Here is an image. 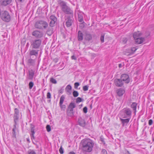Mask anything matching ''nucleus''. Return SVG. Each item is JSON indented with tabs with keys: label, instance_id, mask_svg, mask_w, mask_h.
I'll return each mask as SVG.
<instances>
[{
	"label": "nucleus",
	"instance_id": "f257e3e1",
	"mask_svg": "<svg viewBox=\"0 0 154 154\" xmlns=\"http://www.w3.org/2000/svg\"><path fill=\"white\" fill-rule=\"evenodd\" d=\"M82 144L83 150L85 152H90L92 150L94 143L92 140L87 139L83 141Z\"/></svg>",
	"mask_w": 154,
	"mask_h": 154
},
{
	"label": "nucleus",
	"instance_id": "f03ea898",
	"mask_svg": "<svg viewBox=\"0 0 154 154\" xmlns=\"http://www.w3.org/2000/svg\"><path fill=\"white\" fill-rule=\"evenodd\" d=\"M133 35L135 43L137 44H141L145 41L144 37L142 36V34L139 31L134 32Z\"/></svg>",
	"mask_w": 154,
	"mask_h": 154
},
{
	"label": "nucleus",
	"instance_id": "7ed1b4c3",
	"mask_svg": "<svg viewBox=\"0 0 154 154\" xmlns=\"http://www.w3.org/2000/svg\"><path fill=\"white\" fill-rule=\"evenodd\" d=\"M0 17L3 21L6 22H9L11 20L10 16L6 11H2L1 12Z\"/></svg>",
	"mask_w": 154,
	"mask_h": 154
},
{
	"label": "nucleus",
	"instance_id": "20e7f679",
	"mask_svg": "<svg viewBox=\"0 0 154 154\" xmlns=\"http://www.w3.org/2000/svg\"><path fill=\"white\" fill-rule=\"evenodd\" d=\"M42 41L41 39H35L34 40H32L31 42V46L33 48H39L41 45Z\"/></svg>",
	"mask_w": 154,
	"mask_h": 154
},
{
	"label": "nucleus",
	"instance_id": "39448f33",
	"mask_svg": "<svg viewBox=\"0 0 154 154\" xmlns=\"http://www.w3.org/2000/svg\"><path fill=\"white\" fill-rule=\"evenodd\" d=\"M122 112L124 114L123 118H127L130 117L131 114V111L129 108H125L123 109Z\"/></svg>",
	"mask_w": 154,
	"mask_h": 154
},
{
	"label": "nucleus",
	"instance_id": "423d86ee",
	"mask_svg": "<svg viewBox=\"0 0 154 154\" xmlns=\"http://www.w3.org/2000/svg\"><path fill=\"white\" fill-rule=\"evenodd\" d=\"M121 79L126 83H129L130 81L129 76L125 74H122L121 75Z\"/></svg>",
	"mask_w": 154,
	"mask_h": 154
},
{
	"label": "nucleus",
	"instance_id": "0eeeda50",
	"mask_svg": "<svg viewBox=\"0 0 154 154\" xmlns=\"http://www.w3.org/2000/svg\"><path fill=\"white\" fill-rule=\"evenodd\" d=\"M62 10L63 12L66 14L73 15V11L67 5Z\"/></svg>",
	"mask_w": 154,
	"mask_h": 154
},
{
	"label": "nucleus",
	"instance_id": "6e6552de",
	"mask_svg": "<svg viewBox=\"0 0 154 154\" xmlns=\"http://www.w3.org/2000/svg\"><path fill=\"white\" fill-rule=\"evenodd\" d=\"M32 35L36 38H41L43 35L42 32L38 30H35L32 33Z\"/></svg>",
	"mask_w": 154,
	"mask_h": 154
},
{
	"label": "nucleus",
	"instance_id": "1a4fd4ad",
	"mask_svg": "<svg viewBox=\"0 0 154 154\" xmlns=\"http://www.w3.org/2000/svg\"><path fill=\"white\" fill-rule=\"evenodd\" d=\"M114 84L118 87L122 86L124 84V82L121 79H116L114 80Z\"/></svg>",
	"mask_w": 154,
	"mask_h": 154
},
{
	"label": "nucleus",
	"instance_id": "9d476101",
	"mask_svg": "<svg viewBox=\"0 0 154 154\" xmlns=\"http://www.w3.org/2000/svg\"><path fill=\"white\" fill-rule=\"evenodd\" d=\"M50 19L51 20L50 26L51 27H53L57 21V18L54 16L51 15L50 17Z\"/></svg>",
	"mask_w": 154,
	"mask_h": 154
},
{
	"label": "nucleus",
	"instance_id": "9b49d317",
	"mask_svg": "<svg viewBox=\"0 0 154 154\" xmlns=\"http://www.w3.org/2000/svg\"><path fill=\"white\" fill-rule=\"evenodd\" d=\"M28 72V79L30 80H32L33 79L35 75V70L32 69H30L29 70Z\"/></svg>",
	"mask_w": 154,
	"mask_h": 154
},
{
	"label": "nucleus",
	"instance_id": "f8f14e48",
	"mask_svg": "<svg viewBox=\"0 0 154 154\" xmlns=\"http://www.w3.org/2000/svg\"><path fill=\"white\" fill-rule=\"evenodd\" d=\"M66 20V25L67 27H69L72 25L73 23V20L69 17H67Z\"/></svg>",
	"mask_w": 154,
	"mask_h": 154
},
{
	"label": "nucleus",
	"instance_id": "ddd939ff",
	"mask_svg": "<svg viewBox=\"0 0 154 154\" xmlns=\"http://www.w3.org/2000/svg\"><path fill=\"white\" fill-rule=\"evenodd\" d=\"M79 124L80 126L83 127L85 126L86 123L85 120L82 118H79L78 119Z\"/></svg>",
	"mask_w": 154,
	"mask_h": 154
},
{
	"label": "nucleus",
	"instance_id": "4468645a",
	"mask_svg": "<svg viewBox=\"0 0 154 154\" xmlns=\"http://www.w3.org/2000/svg\"><path fill=\"white\" fill-rule=\"evenodd\" d=\"M58 2L61 7L62 10L64 9L67 6L66 3L62 0H58Z\"/></svg>",
	"mask_w": 154,
	"mask_h": 154
},
{
	"label": "nucleus",
	"instance_id": "2eb2a0df",
	"mask_svg": "<svg viewBox=\"0 0 154 154\" xmlns=\"http://www.w3.org/2000/svg\"><path fill=\"white\" fill-rule=\"evenodd\" d=\"M116 92L118 96L121 97L125 93V91L124 89L120 88L117 90Z\"/></svg>",
	"mask_w": 154,
	"mask_h": 154
},
{
	"label": "nucleus",
	"instance_id": "dca6fc26",
	"mask_svg": "<svg viewBox=\"0 0 154 154\" xmlns=\"http://www.w3.org/2000/svg\"><path fill=\"white\" fill-rule=\"evenodd\" d=\"M12 0H1L0 2L1 4L3 6H6L11 3Z\"/></svg>",
	"mask_w": 154,
	"mask_h": 154
},
{
	"label": "nucleus",
	"instance_id": "f3484780",
	"mask_svg": "<svg viewBox=\"0 0 154 154\" xmlns=\"http://www.w3.org/2000/svg\"><path fill=\"white\" fill-rule=\"evenodd\" d=\"M78 14V20L80 22H83V13L81 11H79L77 13Z\"/></svg>",
	"mask_w": 154,
	"mask_h": 154
},
{
	"label": "nucleus",
	"instance_id": "a211bd4d",
	"mask_svg": "<svg viewBox=\"0 0 154 154\" xmlns=\"http://www.w3.org/2000/svg\"><path fill=\"white\" fill-rule=\"evenodd\" d=\"M43 21L40 20L36 22L35 24V27L38 29L42 28Z\"/></svg>",
	"mask_w": 154,
	"mask_h": 154
},
{
	"label": "nucleus",
	"instance_id": "6ab92c4d",
	"mask_svg": "<svg viewBox=\"0 0 154 154\" xmlns=\"http://www.w3.org/2000/svg\"><path fill=\"white\" fill-rule=\"evenodd\" d=\"M38 50L35 49L30 50L29 54L31 56L34 55L35 56H37L38 55Z\"/></svg>",
	"mask_w": 154,
	"mask_h": 154
},
{
	"label": "nucleus",
	"instance_id": "aec40b11",
	"mask_svg": "<svg viewBox=\"0 0 154 154\" xmlns=\"http://www.w3.org/2000/svg\"><path fill=\"white\" fill-rule=\"evenodd\" d=\"M72 87L70 85H68L66 86L65 88V90L66 94L68 95H70L71 94Z\"/></svg>",
	"mask_w": 154,
	"mask_h": 154
},
{
	"label": "nucleus",
	"instance_id": "412c9836",
	"mask_svg": "<svg viewBox=\"0 0 154 154\" xmlns=\"http://www.w3.org/2000/svg\"><path fill=\"white\" fill-rule=\"evenodd\" d=\"M120 119L123 126H124L125 124H127L129 122L130 119V118H127L125 119H123L122 118Z\"/></svg>",
	"mask_w": 154,
	"mask_h": 154
},
{
	"label": "nucleus",
	"instance_id": "4be33fe9",
	"mask_svg": "<svg viewBox=\"0 0 154 154\" xmlns=\"http://www.w3.org/2000/svg\"><path fill=\"white\" fill-rule=\"evenodd\" d=\"M78 40L79 41H81L83 39V34L82 32L79 31L78 35Z\"/></svg>",
	"mask_w": 154,
	"mask_h": 154
},
{
	"label": "nucleus",
	"instance_id": "5701e85b",
	"mask_svg": "<svg viewBox=\"0 0 154 154\" xmlns=\"http://www.w3.org/2000/svg\"><path fill=\"white\" fill-rule=\"evenodd\" d=\"M92 36L89 33H86L85 36V39L86 40L89 41L91 40Z\"/></svg>",
	"mask_w": 154,
	"mask_h": 154
},
{
	"label": "nucleus",
	"instance_id": "b1692460",
	"mask_svg": "<svg viewBox=\"0 0 154 154\" xmlns=\"http://www.w3.org/2000/svg\"><path fill=\"white\" fill-rule=\"evenodd\" d=\"M75 107V104L74 103H71L69 106V108L70 109V111L71 112L73 111V108Z\"/></svg>",
	"mask_w": 154,
	"mask_h": 154
},
{
	"label": "nucleus",
	"instance_id": "393cba45",
	"mask_svg": "<svg viewBox=\"0 0 154 154\" xmlns=\"http://www.w3.org/2000/svg\"><path fill=\"white\" fill-rule=\"evenodd\" d=\"M137 104L135 102H133L131 105V107L133 109V110L135 113L136 111Z\"/></svg>",
	"mask_w": 154,
	"mask_h": 154
},
{
	"label": "nucleus",
	"instance_id": "a878e982",
	"mask_svg": "<svg viewBox=\"0 0 154 154\" xmlns=\"http://www.w3.org/2000/svg\"><path fill=\"white\" fill-rule=\"evenodd\" d=\"M137 48H136L135 47H133L131 48L130 50L128 49L127 50V53L131 54L135 52V51L137 50Z\"/></svg>",
	"mask_w": 154,
	"mask_h": 154
},
{
	"label": "nucleus",
	"instance_id": "bb28decb",
	"mask_svg": "<svg viewBox=\"0 0 154 154\" xmlns=\"http://www.w3.org/2000/svg\"><path fill=\"white\" fill-rule=\"evenodd\" d=\"M65 99V97L64 95H62L60 99L59 104H63Z\"/></svg>",
	"mask_w": 154,
	"mask_h": 154
},
{
	"label": "nucleus",
	"instance_id": "cd10ccee",
	"mask_svg": "<svg viewBox=\"0 0 154 154\" xmlns=\"http://www.w3.org/2000/svg\"><path fill=\"white\" fill-rule=\"evenodd\" d=\"M31 138L32 139L33 138V139H34L35 137H34V134H35V132H34V128H32L31 129Z\"/></svg>",
	"mask_w": 154,
	"mask_h": 154
},
{
	"label": "nucleus",
	"instance_id": "c85d7f7f",
	"mask_svg": "<svg viewBox=\"0 0 154 154\" xmlns=\"http://www.w3.org/2000/svg\"><path fill=\"white\" fill-rule=\"evenodd\" d=\"M19 117V115H14V123L17 122L18 119Z\"/></svg>",
	"mask_w": 154,
	"mask_h": 154
},
{
	"label": "nucleus",
	"instance_id": "c756f323",
	"mask_svg": "<svg viewBox=\"0 0 154 154\" xmlns=\"http://www.w3.org/2000/svg\"><path fill=\"white\" fill-rule=\"evenodd\" d=\"M104 34H101L100 37V40L101 42L103 43L104 42Z\"/></svg>",
	"mask_w": 154,
	"mask_h": 154
},
{
	"label": "nucleus",
	"instance_id": "7c9ffc66",
	"mask_svg": "<svg viewBox=\"0 0 154 154\" xmlns=\"http://www.w3.org/2000/svg\"><path fill=\"white\" fill-rule=\"evenodd\" d=\"M74 97H77L79 94L78 92L77 91H74L72 93Z\"/></svg>",
	"mask_w": 154,
	"mask_h": 154
},
{
	"label": "nucleus",
	"instance_id": "2f4dec72",
	"mask_svg": "<svg viewBox=\"0 0 154 154\" xmlns=\"http://www.w3.org/2000/svg\"><path fill=\"white\" fill-rule=\"evenodd\" d=\"M48 26V23L45 22L43 21L42 24V27H43L44 28H45Z\"/></svg>",
	"mask_w": 154,
	"mask_h": 154
},
{
	"label": "nucleus",
	"instance_id": "473e14b6",
	"mask_svg": "<svg viewBox=\"0 0 154 154\" xmlns=\"http://www.w3.org/2000/svg\"><path fill=\"white\" fill-rule=\"evenodd\" d=\"M50 82L56 84L57 82L56 80L53 78H51L50 79Z\"/></svg>",
	"mask_w": 154,
	"mask_h": 154
},
{
	"label": "nucleus",
	"instance_id": "72a5a7b5",
	"mask_svg": "<svg viewBox=\"0 0 154 154\" xmlns=\"http://www.w3.org/2000/svg\"><path fill=\"white\" fill-rule=\"evenodd\" d=\"M15 130H15V128H13V129H12V131H13V132H12V137H14L15 138H16V134H15Z\"/></svg>",
	"mask_w": 154,
	"mask_h": 154
},
{
	"label": "nucleus",
	"instance_id": "f704fd0d",
	"mask_svg": "<svg viewBox=\"0 0 154 154\" xmlns=\"http://www.w3.org/2000/svg\"><path fill=\"white\" fill-rule=\"evenodd\" d=\"M34 85L33 83L32 82H30L29 83V88L30 89H31Z\"/></svg>",
	"mask_w": 154,
	"mask_h": 154
},
{
	"label": "nucleus",
	"instance_id": "c9c22d12",
	"mask_svg": "<svg viewBox=\"0 0 154 154\" xmlns=\"http://www.w3.org/2000/svg\"><path fill=\"white\" fill-rule=\"evenodd\" d=\"M28 154H36V153L33 150H30L28 151Z\"/></svg>",
	"mask_w": 154,
	"mask_h": 154
},
{
	"label": "nucleus",
	"instance_id": "e433bc0d",
	"mask_svg": "<svg viewBox=\"0 0 154 154\" xmlns=\"http://www.w3.org/2000/svg\"><path fill=\"white\" fill-rule=\"evenodd\" d=\"M15 113L14 115H19L18 110L17 108H15L14 109Z\"/></svg>",
	"mask_w": 154,
	"mask_h": 154
},
{
	"label": "nucleus",
	"instance_id": "4c0bfd02",
	"mask_svg": "<svg viewBox=\"0 0 154 154\" xmlns=\"http://www.w3.org/2000/svg\"><path fill=\"white\" fill-rule=\"evenodd\" d=\"M47 131L49 132L51 131V128L50 126L49 125H47L46 127Z\"/></svg>",
	"mask_w": 154,
	"mask_h": 154
},
{
	"label": "nucleus",
	"instance_id": "58836bf2",
	"mask_svg": "<svg viewBox=\"0 0 154 154\" xmlns=\"http://www.w3.org/2000/svg\"><path fill=\"white\" fill-rule=\"evenodd\" d=\"M82 101V99L81 98L78 97L76 99V102L77 103H79Z\"/></svg>",
	"mask_w": 154,
	"mask_h": 154
},
{
	"label": "nucleus",
	"instance_id": "ea45409f",
	"mask_svg": "<svg viewBox=\"0 0 154 154\" xmlns=\"http://www.w3.org/2000/svg\"><path fill=\"white\" fill-rule=\"evenodd\" d=\"M83 90L84 91H87L88 90V86L87 85L83 87Z\"/></svg>",
	"mask_w": 154,
	"mask_h": 154
},
{
	"label": "nucleus",
	"instance_id": "a19ab883",
	"mask_svg": "<svg viewBox=\"0 0 154 154\" xmlns=\"http://www.w3.org/2000/svg\"><path fill=\"white\" fill-rule=\"evenodd\" d=\"M67 113L68 115L69 116H73V112H71L70 111V110L69 111H68Z\"/></svg>",
	"mask_w": 154,
	"mask_h": 154
},
{
	"label": "nucleus",
	"instance_id": "79ce46f5",
	"mask_svg": "<svg viewBox=\"0 0 154 154\" xmlns=\"http://www.w3.org/2000/svg\"><path fill=\"white\" fill-rule=\"evenodd\" d=\"M79 82H76L74 84V88H75L76 89L79 86Z\"/></svg>",
	"mask_w": 154,
	"mask_h": 154
},
{
	"label": "nucleus",
	"instance_id": "37998d69",
	"mask_svg": "<svg viewBox=\"0 0 154 154\" xmlns=\"http://www.w3.org/2000/svg\"><path fill=\"white\" fill-rule=\"evenodd\" d=\"M51 94L50 92H48L47 93V97L48 99H50L51 98Z\"/></svg>",
	"mask_w": 154,
	"mask_h": 154
},
{
	"label": "nucleus",
	"instance_id": "c03bdc74",
	"mask_svg": "<svg viewBox=\"0 0 154 154\" xmlns=\"http://www.w3.org/2000/svg\"><path fill=\"white\" fill-rule=\"evenodd\" d=\"M59 152L61 154H63V148H62V146L60 147V149H59Z\"/></svg>",
	"mask_w": 154,
	"mask_h": 154
},
{
	"label": "nucleus",
	"instance_id": "a18cd8bd",
	"mask_svg": "<svg viewBox=\"0 0 154 154\" xmlns=\"http://www.w3.org/2000/svg\"><path fill=\"white\" fill-rule=\"evenodd\" d=\"M60 106L61 108L62 109L64 110L65 109V108H66L65 105H63V104H60Z\"/></svg>",
	"mask_w": 154,
	"mask_h": 154
},
{
	"label": "nucleus",
	"instance_id": "49530a36",
	"mask_svg": "<svg viewBox=\"0 0 154 154\" xmlns=\"http://www.w3.org/2000/svg\"><path fill=\"white\" fill-rule=\"evenodd\" d=\"M87 108L86 107H85L83 109V112L85 113H86L87 112Z\"/></svg>",
	"mask_w": 154,
	"mask_h": 154
},
{
	"label": "nucleus",
	"instance_id": "de8ad7c7",
	"mask_svg": "<svg viewBox=\"0 0 154 154\" xmlns=\"http://www.w3.org/2000/svg\"><path fill=\"white\" fill-rule=\"evenodd\" d=\"M153 123V121L152 120L150 119L149 121L148 124L149 125H151Z\"/></svg>",
	"mask_w": 154,
	"mask_h": 154
},
{
	"label": "nucleus",
	"instance_id": "09e8293b",
	"mask_svg": "<svg viewBox=\"0 0 154 154\" xmlns=\"http://www.w3.org/2000/svg\"><path fill=\"white\" fill-rule=\"evenodd\" d=\"M102 151L103 154H107V152L105 149H102Z\"/></svg>",
	"mask_w": 154,
	"mask_h": 154
},
{
	"label": "nucleus",
	"instance_id": "8fccbe9b",
	"mask_svg": "<svg viewBox=\"0 0 154 154\" xmlns=\"http://www.w3.org/2000/svg\"><path fill=\"white\" fill-rule=\"evenodd\" d=\"M71 58L72 60H76V58L74 55H73L71 57Z\"/></svg>",
	"mask_w": 154,
	"mask_h": 154
},
{
	"label": "nucleus",
	"instance_id": "3c124183",
	"mask_svg": "<svg viewBox=\"0 0 154 154\" xmlns=\"http://www.w3.org/2000/svg\"><path fill=\"white\" fill-rule=\"evenodd\" d=\"M14 123L15 124L14 125V128H15V130H16L17 129L16 125H17V122H16V123Z\"/></svg>",
	"mask_w": 154,
	"mask_h": 154
},
{
	"label": "nucleus",
	"instance_id": "603ef678",
	"mask_svg": "<svg viewBox=\"0 0 154 154\" xmlns=\"http://www.w3.org/2000/svg\"><path fill=\"white\" fill-rule=\"evenodd\" d=\"M124 40H123V42L124 43H126V42L127 41V39L126 38H124Z\"/></svg>",
	"mask_w": 154,
	"mask_h": 154
},
{
	"label": "nucleus",
	"instance_id": "864d4df0",
	"mask_svg": "<svg viewBox=\"0 0 154 154\" xmlns=\"http://www.w3.org/2000/svg\"><path fill=\"white\" fill-rule=\"evenodd\" d=\"M69 154H75V153L74 152H71Z\"/></svg>",
	"mask_w": 154,
	"mask_h": 154
},
{
	"label": "nucleus",
	"instance_id": "5fc2aeb1",
	"mask_svg": "<svg viewBox=\"0 0 154 154\" xmlns=\"http://www.w3.org/2000/svg\"><path fill=\"white\" fill-rule=\"evenodd\" d=\"M34 61V60H32V59H31V60H29V62L30 63H32V62Z\"/></svg>",
	"mask_w": 154,
	"mask_h": 154
},
{
	"label": "nucleus",
	"instance_id": "6e6d98bb",
	"mask_svg": "<svg viewBox=\"0 0 154 154\" xmlns=\"http://www.w3.org/2000/svg\"><path fill=\"white\" fill-rule=\"evenodd\" d=\"M20 2H22L23 0H18Z\"/></svg>",
	"mask_w": 154,
	"mask_h": 154
},
{
	"label": "nucleus",
	"instance_id": "4d7b16f0",
	"mask_svg": "<svg viewBox=\"0 0 154 154\" xmlns=\"http://www.w3.org/2000/svg\"><path fill=\"white\" fill-rule=\"evenodd\" d=\"M84 22H83L81 24L83 25V26H84Z\"/></svg>",
	"mask_w": 154,
	"mask_h": 154
},
{
	"label": "nucleus",
	"instance_id": "13d9d810",
	"mask_svg": "<svg viewBox=\"0 0 154 154\" xmlns=\"http://www.w3.org/2000/svg\"><path fill=\"white\" fill-rule=\"evenodd\" d=\"M149 33H148V35L147 36H146V37H147L148 36H149Z\"/></svg>",
	"mask_w": 154,
	"mask_h": 154
},
{
	"label": "nucleus",
	"instance_id": "bf43d9fd",
	"mask_svg": "<svg viewBox=\"0 0 154 154\" xmlns=\"http://www.w3.org/2000/svg\"><path fill=\"white\" fill-rule=\"evenodd\" d=\"M28 44H29V43H27V45H28Z\"/></svg>",
	"mask_w": 154,
	"mask_h": 154
},
{
	"label": "nucleus",
	"instance_id": "052dcab7",
	"mask_svg": "<svg viewBox=\"0 0 154 154\" xmlns=\"http://www.w3.org/2000/svg\"><path fill=\"white\" fill-rule=\"evenodd\" d=\"M27 140L28 141H29V139H27Z\"/></svg>",
	"mask_w": 154,
	"mask_h": 154
},
{
	"label": "nucleus",
	"instance_id": "680f3d73",
	"mask_svg": "<svg viewBox=\"0 0 154 154\" xmlns=\"http://www.w3.org/2000/svg\"><path fill=\"white\" fill-rule=\"evenodd\" d=\"M49 31H48H48H47V32H49Z\"/></svg>",
	"mask_w": 154,
	"mask_h": 154
}]
</instances>
